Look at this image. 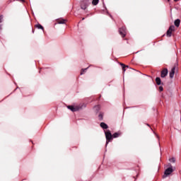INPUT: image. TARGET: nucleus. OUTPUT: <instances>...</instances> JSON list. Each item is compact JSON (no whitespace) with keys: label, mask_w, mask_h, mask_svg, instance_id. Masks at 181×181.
<instances>
[{"label":"nucleus","mask_w":181,"mask_h":181,"mask_svg":"<svg viewBox=\"0 0 181 181\" xmlns=\"http://www.w3.org/2000/svg\"><path fill=\"white\" fill-rule=\"evenodd\" d=\"M172 32H175L174 25L170 26L169 29L168 30V31H167L168 37H170V36H172Z\"/></svg>","instance_id":"4"},{"label":"nucleus","mask_w":181,"mask_h":181,"mask_svg":"<svg viewBox=\"0 0 181 181\" xmlns=\"http://www.w3.org/2000/svg\"><path fill=\"white\" fill-rule=\"evenodd\" d=\"M35 28H37V29H42L43 30V26H42L40 24H37Z\"/></svg>","instance_id":"16"},{"label":"nucleus","mask_w":181,"mask_h":181,"mask_svg":"<svg viewBox=\"0 0 181 181\" xmlns=\"http://www.w3.org/2000/svg\"><path fill=\"white\" fill-rule=\"evenodd\" d=\"M156 84H158V86H160V83H161L160 78H156Z\"/></svg>","instance_id":"13"},{"label":"nucleus","mask_w":181,"mask_h":181,"mask_svg":"<svg viewBox=\"0 0 181 181\" xmlns=\"http://www.w3.org/2000/svg\"><path fill=\"white\" fill-rule=\"evenodd\" d=\"M105 136H106V145H108V143L110 142V141H111V139H112V134H111V132H110V130L105 132Z\"/></svg>","instance_id":"2"},{"label":"nucleus","mask_w":181,"mask_h":181,"mask_svg":"<svg viewBox=\"0 0 181 181\" xmlns=\"http://www.w3.org/2000/svg\"><path fill=\"white\" fill-rule=\"evenodd\" d=\"M175 26H176L177 28H179V26H180V19H177L174 22Z\"/></svg>","instance_id":"8"},{"label":"nucleus","mask_w":181,"mask_h":181,"mask_svg":"<svg viewBox=\"0 0 181 181\" xmlns=\"http://www.w3.org/2000/svg\"><path fill=\"white\" fill-rule=\"evenodd\" d=\"M57 23H59V25H62L63 23H66V20H64V19L58 20Z\"/></svg>","instance_id":"11"},{"label":"nucleus","mask_w":181,"mask_h":181,"mask_svg":"<svg viewBox=\"0 0 181 181\" xmlns=\"http://www.w3.org/2000/svg\"><path fill=\"white\" fill-rule=\"evenodd\" d=\"M100 0H93L92 4L93 5H98Z\"/></svg>","instance_id":"14"},{"label":"nucleus","mask_w":181,"mask_h":181,"mask_svg":"<svg viewBox=\"0 0 181 181\" xmlns=\"http://www.w3.org/2000/svg\"><path fill=\"white\" fill-rule=\"evenodd\" d=\"M123 71H125V67H128V66H125V64H122Z\"/></svg>","instance_id":"18"},{"label":"nucleus","mask_w":181,"mask_h":181,"mask_svg":"<svg viewBox=\"0 0 181 181\" xmlns=\"http://www.w3.org/2000/svg\"><path fill=\"white\" fill-rule=\"evenodd\" d=\"M100 127L101 128H103V129H107L108 128V125H107V124L104 123V122H101L100 123Z\"/></svg>","instance_id":"9"},{"label":"nucleus","mask_w":181,"mask_h":181,"mask_svg":"<svg viewBox=\"0 0 181 181\" xmlns=\"http://www.w3.org/2000/svg\"><path fill=\"white\" fill-rule=\"evenodd\" d=\"M166 76H168V69H164L161 71V77L165 78V77H166Z\"/></svg>","instance_id":"7"},{"label":"nucleus","mask_w":181,"mask_h":181,"mask_svg":"<svg viewBox=\"0 0 181 181\" xmlns=\"http://www.w3.org/2000/svg\"><path fill=\"white\" fill-rule=\"evenodd\" d=\"M83 107H86V105H79L76 106H68L67 108L69 110H71L73 112H76V111H79V110H81Z\"/></svg>","instance_id":"1"},{"label":"nucleus","mask_w":181,"mask_h":181,"mask_svg":"<svg viewBox=\"0 0 181 181\" xmlns=\"http://www.w3.org/2000/svg\"><path fill=\"white\" fill-rule=\"evenodd\" d=\"M99 119H103V114H99Z\"/></svg>","instance_id":"21"},{"label":"nucleus","mask_w":181,"mask_h":181,"mask_svg":"<svg viewBox=\"0 0 181 181\" xmlns=\"http://www.w3.org/2000/svg\"><path fill=\"white\" fill-rule=\"evenodd\" d=\"M4 22V16H0V23H2Z\"/></svg>","instance_id":"17"},{"label":"nucleus","mask_w":181,"mask_h":181,"mask_svg":"<svg viewBox=\"0 0 181 181\" xmlns=\"http://www.w3.org/2000/svg\"><path fill=\"white\" fill-rule=\"evenodd\" d=\"M88 68L85 69H82L81 71V74H84V71H86V70H87Z\"/></svg>","instance_id":"20"},{"label":"nucleus","mask_w":181,"mask_h":181,"mask_svg":"<svg viewBox=\"0 0 181 181\" xmlns=\"http://www.w3.org/2000/svg\"><path fill=\"white\" fill-rule=\"evenodd\" d=\"M119 35H121L122 37H125L127 35V28L123 27L119 29Z\"/></svg>","instance_id":"5"},{"label":"nucleus","mask_w":181,"mask_h":181,"mask_svg":"<svg viewBox=\"0 0 181 181\" xmlns=\"http://www.w3.org/2000/svg\"><path fill=\"white\" fill-rule=\"evenodd\" d=\"M175 70H176V67L172 68L171 71H170V78H173L175 76Z\"/></svg>","instance_id":"6"},{"label":"nucleus","mask_w":181,"mask_h":181,"mask_svg":"<svg viewBox=\"0 0 181 181\" xmlns=\"http://www.w3.org/2000/svg\"><path fill=\"white\" fill-rule=\"evenodd\" d=\"M82 3L86 4V5H90L91 4V0H83Z\"/></svg>","instance_id":"12"},{"label":"nucleus","mask_w":181,"mask_h":181,"mask_svg":"<svg viewBox=\"0 0 181 181\" xmlns=\"http://www.w3.org/2000/svg\"><path fill=\"white\" fill-rule=\"evenodd\" d=\"M173 172V169L172 168H168L165 170L164 175L163 176V178L167 177Z\"/></svg>","instance_id":"3"},{"label":"nucleus","mask_w":181,"mask_h":181,"mask_svg":"<svg viewBox=\"0 0 181 181\" xmlns=\"http://www.w3.org/2000/svg\"><path fill=\"white\" fill-rule=\"evenodd\" d=\"M87 6H88L86 3L84 4V3L82 2L81 4V9H87Z\"/></svg>","instance_id":"10"},{"label":"nucleus","mask_w":181,"mask_h":181,"mask_svg":"<svg viewBox=\"0 0 181 181\" xmlns=\"http://www.w3.org/2000/svg\"><path fill=\"white\" fill-rule=\"evenodd\" d=\"M159 90H160V91H163V87L160 86V87H159Z\"/></svg>","instance_id":"22"},{"label":"nucleus","mask_w":181,"mask_h":181,"mask_svg":"<svg viewBox=\"0 0 181 181\" xmlns=\"http://www.w3.org/2000/svg\"><path fill=\"white\" fill-rule=\"evenodd\" d=\"M168 1H170V0H168Z\"/></svg>","instance_id":"25"},{"label":"nucleus","mask_w":181,"mask_h":181,"mask_svg":"<svg viewBox=\"0 0 181 181\" xmlns=\"http://www.w3.org/2000/svg\"><path fill=\"white\" fill-rule=\"evenodd\" d=\"M95 108H96L97 111H98V110H100V106H95Z\"/></svg>","instance_id":"23"},{"label":"nucleus","mask_w":181,"mask_h":181,"mask_svg":"<svg viewBox=\"0 0 181 181\" xmlns=\"http://www.w3.org/2000/svg\"><path fill=\"white\" fill-rule=\"evenodd\" d=\"M170 162H173V163H175V162H176V160L173 158L170 159Z\"/></svg>","instance_id":"19"},{"label":"nucleus","mask_w":181,"mask_h":181,"mask_svg":"<svg viewBox=\"0 0 181 181\" xmlns=\"http://www.w3.org/2000/svg\"><path fill=\"white\" fill-rule=\"evenodd\" d=\"M175 1V2H177V1H179V0H174Z\"/></svg>","instance_id":"24"},{"label":"nucleus","mask_w":181,"mask_h":181,"mask_svg":"<svg viewBox=\"0 0 181 181\" xmlns=\"http://www.w3.org/2000/svg\"><path fill=\"white\" fill-rule=\"evenodd\" d=\"M112 136V138H118L119 136V133H115Z\"/></svg>","instance_id":"15"}]
</instances>
